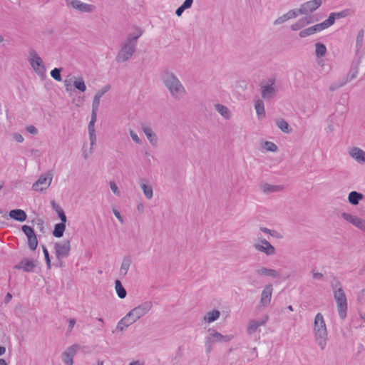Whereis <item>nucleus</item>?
I'll use <instances>...</instances> for the list:
<instances>
[{
  "label": "nucleus",
  "instance_id": "1",
  "mask_svg": "<svg viewBox=\"0 0 365 365\" xmlns=\"http://www.w3.org/2000/svg\"><path fill=\"white\" fill-rule=\"evenodd\" d=\"M142 34L143 31L140 29L135 33L129 34L120 45V50L115 58L117 62H125L132 57L135 52L138 39Z\"/></svg>",
  "mask_w": 365,
  "mask_h": 365
},
{
  "label": "nucleus",
  "instance_id": "2",
  "mask_svg": "<svg viewBox=\"0 0 365 365\" xmlns=\"http://www.w3.org/2000/svg\"><path fill=\"white\" fill-rule=\"evenodd\" d=\"M313 332L315 341L322 350H324L328 341V331L323 315L317 313L314 317Z\"/></svg>",
  "mask_w": 365,
  "mask_h": 365
},
{
  "label": "nucleus",
  "instance_id": "3",
  "mask_svg": "<svg viewBox=\"0 0 365 365\" xmlns=\"http://www.w3.org/2000/svg\"><path fill=\"white\" fill-rule=\"evenodd\" d=\"M162 79L173 98L180 99L185 94L184 86L174 73L165 72L163 74Z\"/></svg>",
  "mask_w": 365,
  "mask_h": 365
},
{
  "label": "nucleus",
  "instance_id": "4",
  "mask_svg": "<svg viewBox=\"0 0 365 365\" xmlns=\"http://www.w3.org/2000/svg\"><path fill=\"white\" fill-rule=\"evenodd\" d=\"M153 307V303L150 301H146L141 303L138 307L131 309L124 317L122 322L128 324H133L137 320L145 316Z\"/></svg>",
  "mask_w": 365,
  "mask_h": 365
},
{
  "label": "nucleus",
  "instance_id": "5",
  "mask_svg": "<svg viewBox=\"0 0 365 365\" xmlns=\"http://www.w3.org/2000/svg\"><path fill=\"white\" fill-rule=\"evenodd\" d=\"M261 96L265 101H270L277 93V88L275 85V79L270 78L265 83L260 84Z\"/></svg>",
  "mask_w": 365,
  "mask_h": 365
},
{
  "label": "nucleus",
  "instance_id": "6",
  "mask_svg": "<svg viewBox=\"0 0 365 365\" xmlns=\"http://www.w3.org/2000/svg\"><path fill=\"white\" fill-rule=\"evenodd\" d=\"M29 61L32 68L39 76H43L45 75V66L43 65L41 58L35 50H31L29 51Z\"/></svg>",
  "mask_w": 365,
  "mask_h": 365
},
{
  "label": "nucleus",
  "instance_id": "7",
  "mask_svg": "<svg viewBox=\"0 0 365 365\" xmlns=\"http://www.w3.org/2000/svg\"><path fill=\"white\" fill-rule=\"evenodd\" d=\"M66 6L81 13H93L96 6L93 4L84 3L80 0H66Z\"/></svg>",
  "mask_w": 365,
  "mask_h": 365
},
{
  "label": "nucleus",
  "instance_id": "8",
  "mask_svg": "<svg viewBox=\"0 0 365 365\" xmlns=\"http://www.w3.org/2000/svg\"><path fill=\"white\" fill-rule=\"evenodd\" d=\"M54 250L56 259L58 262H60V259L68 257L71 251L70 240H65L62 242H56Z\"/></svg>",
  "mask_w": 365,
  "mask_h": 365
},
{
  "label": "nucleus",
  "instance_id": "9",
  "mask_svg": "<svg viewBox=\"0 0 365 365\" xmlns=\"http://www.w3.org/2000/svg\"><path fill=\"white\" fill-rule=\"evenodd\" d=\"M322 4V0H311L308 1L302 4H301L300 7L297 9L299 14H304L306 16H309V14H311L316 11L318 8L321 6Z\"/></svg>",
  "mask_w": 365,
  "mask_h": 365
},
{
  "label": "nucleus",
  "instance_id": "10",
  "mask_svg": "<svg viewBox=\"0 0 365 365\" xmlns=\"http://www.w3.org/2000/svg\"><path fill=\"white\" fill-rule=\"evenodd\" d=\"M21 230L27 237L29 247L31 250H35L38 246V239L33 227L24 225L21 226Z\"/></svg>",
  "mask_w": 365,
  "mask_h": 365
},
{
  "label": "nucleus",
  "instance_id": "11",
  "mask_svg": "<svg viewBox=\"0 0 365 365\" xmlns=\"http://www.w3.org/2000/svg\"><path fill=\"white\" fill-rule=\"evenodd\" d=\"M80 349V345L75 344L68 347L66 351L62 353L61 359L65 365L73 364V357Z\"/></svg>",
  "mask_w": 365,
  "mask_h": 365
},
{
  "label": "nucleus",
  "instance_id": "12",
  "mask_svg": "<svg viewBox=\"0 0 365 365\" xmlns=\"http://www.w3.org/2000/svg\"><path fill=\"white\" fill-rule=\"evenodd\" d=\"M141 129L150 144L154 148L157 147L158 145V138L156 133L153 130L152 128L149 125L142 124Z\"/></svg>",
  "mask_w": 365,
  "mask_h": 365
},
{
  "label": "nucleus",
  "instance_id": "13",
  "mask_svg": "<svg viewBox=\"0 0 365 365\" xmlns=\"http://www.w3.org/2000/svg\"><path fill=\"white\" fill-rule=\"evenodd\" d=\"M262 245L255 244L254 247L263 253H265L267 255H273L275 254L276 250L275 248L265 239L260 240Z\"/></svg>",
  "mask_w": 365,
  "mask_h": 365
},
{
  "label": "nucleus",
  "instance_id": "14",
  "mask_svg": "<svg viewBox=\"0 0 365 365\" xmlns=\"http://www.w3.org/2000/svg\"><path fill=\"white\" fill-rule=\"evenodd\" d=\"M211 331V329L209 330ZM213 344L217 342H227L232 339V335H222L220 332L212 330V332L207 336Z\"/></svg>",
  "mask_w": 365,
  "mask_h": 365
},
{
  "label": "nucleus",
  "instance_id": "15",
  "mask_svg": "<svg viewBox=\"0 0 365 365\" xmlns=\"http://www.w3.org/2000/svg\"><path fill=\"white\" fill-rule=\"evenodd\" d=\"M273 287L271 284L266 285L261 294L260 303L267 307L270 304Z\"/></svg>",
  "mask_w": 365,
  "mask_h": 365
},
{
  "label": "nucleus",
  "instance_id": "16",
  "mask_svg": "<svg viewBox=\"0 0 365 365\" xmlns=\"http://www.w3.org/2000/svg\"><path fill=\"white\" fill-rule=\"evenodd\" d=\"M349 155L359 164L365 163V151L362 149L354 147L349 150Z\"/></svg>",
  "mask_w": 365,
  "mask_h": 365
},
{
  "label": "nucleus",
  "instance_id": "17",
  "mask_svg": "<svg viewBox=\"0 0 365 365\" xmlns=\"http://www.w3.org/2000/svg\"><path fill=\"white\" fill-rule=\"evenodd\" d=\"M36 267V264L33 260L27 258L23 259L18 264L14 266L16 269H23L26 272H31Z\"/></svg>",
  "mask_w": 365,
  "mask_h": 365
},
{
  "label": "nucleus",
  "instance_id": "18",
  "mask_svg": "<svg viewBox=\"0 0 365 365\" xmlns=\"http://www.w3.org/2000/svg\"><path fill=\"white\" fill-rule=\"evenodd\" d=\"M314 22V19L312 16H305L301 19H299L297 22L293 24L291 26V29L292 31H298L301 29L305 27L308 24H312Z\"/></svg>",
  "mask_w": 365,
  "mask_h": 365
},
{
  "label": "nucleus",
  "instance_id": "19",
  "mask_svg": "<svg viewBox=\"0 0 365 365\" xmlns=\"http://www.w3.org/2000/svg\"><path fill=\"white\" fill-rule=\"evenodd\" d=\"M331 287L334 292V299L339 298H346L344 291L343 290L341 282L337 279H334L331 282Z\"/></svg>",
  "mask_w": 365,
  "mask_h": 365
},
{
  "label": "nucleus",
  "instance_id": "20",
  "mask_svg": "<svg viewBox=\"0 0 365 365\" xmlns=\"http://www.w3.org/2000/svg\"><path fill=\"white\" fill-rule=\"evenodd\" d=\"M335 301L337 306L339 316L341 319H344L346 317L347 299L346 298H339L338 299H335Z\"/></svg>",
  "mask_w": 365,
  "mask_h": 365
},
{
  "label": "nucleus",
  "instance_id": "21",
  "mask_svg": "<svg viewBox=\"0 0 365 365\" xmlns=\"http://www.w3.org/2000/svg\"><path fill=\"white\" fill-rule=\"evenodd\" d=\"M255 273L260 276L270 277L274 279L279 278L280 276L277 270L264 267L255 269Z\"/></svg>",
  "mask_w": 365,
  "mask_h": 365
},
{
  "label": "nucleus",
  "instance_id": "22",
  "mask_svg": "<svg viewBox=\"0 0 365 365\" xmlns=\"http://www.w3.org/2000/svg\"><path fill=\"white\" fill-rule=\"evenodd\" d=\"M298 15H299V14L297 9H291L287 13H286L284 15H282V16L277 18L274 21V25L282 24L284 22H285L289 19L296 18Z\"/></svg>",
  "mask_w": 365,
  "mask_h": 365
},
{
  "label": "nucleus",
  "instance_id": "23",
  "mask_svg": "<svg viewBox=\"0 0 365 365\" xmlns=\"http://www.w3.org/2000/svg\"><path fill=\"white\" fill-rule=\"evenodd\" d=\"M9 215L11 218L19 222H24L27 217L25 211L21 209L11 210Z\"/></svg>",
  "mask_w": 365,
  "mask_h": 365
},
{
  "label": "nucleus",
  "instance_id": "24",
  "mask_svg": "<svg viewBox=\"0 0 365 365\" xmlns=\"http://www.w3.org/2000/svg\"><path fill=\"white\" fill-rule=\"evenodd\" d=\"M215 110L226 120H229L232 117V112L225 106L217 103L215 105Z\"/></svg>",
  "mask_w": 365,
  "mask_h": 365
},
{
  "label": "nucleus",
  "instance_id": "25",
  "mask_svg": "<svg viewBox=\"0 0 365 365\" xmlns=\"http://www.w3.org/2000/svg\"><path fill=\"white\" fill-rule=\"evenodd\" d=\"M283 186L281 185H274L272 184H262L260 189L265 194H269L272 192H279L283 190Z\"/></svg>",
  "mask_w": 365,
  "mask_h": 365
},
{
  "label": "nucleus",
  "instance_id": "26",
  "mask_svg": "<svg viewBox=\"0 0 365 365\" xmlns=\"http://www.w3.org/2000/svg\"><path fill=\"white\" fill-rule=\"evenodd\" d=\"M348 15V11L344 10L339 12H333L331 13L327 20V21L329 22V25L331 26L335 22L336 19H339L341 18H344Z\"/></svg>",
  "mask_w": 365,
  "mask_h": 365
},
{
  "label": "nucleus",
  "instance_id": "27",
  "mask_svg": "<svg viewBox=\"0 0 365 365\" xmlns=\"http://www.w3.org/2000/svg\"><path fill=\"white\" fill-rule=\"evenodd\" d=\"M255 108L259 119H262L265 116L264 103L262 100L257 99L255 102Z\"/></svg>",
  "mask_w": 365,
  "mask_h": 365
},
{
  "label": "nucleus",
  "instance_id": "28",
  "mask_svg": "<svg viewBox=\"0 0 365 365\" xmlns=\"http://www.w3.org/2000/svg\"><path fill=\"white\" fill-rule=\"evenodd\" d=\"M363 194L358 192L356 191H351L348 196V200L349 203L353 205H356L359 204V201L363 199Z\"/></svg>",
  "mask_w": 365,
  "mask_h": 365
},
{
  "label": "nucleus",
  "instance_id": "29",
  "mask_svg": "<svg viewBox=\"0 0 365 365\" xmlns=\"http://www.w3.org/2000/svg\"><path fill=\"white\" fill-rule=\"evenodd\" d=\"M131 258L130 256H126L123 259V262L120 268V274L125 276L126 275L129 267L131 264Z\"/></svg>",
  "mask_w": 365,
  "mask_h": 365
},
{
  "label": "nucleus",
  "instance_id": "30",
  "mask_svg": "<svg viewBox=\"0 0 365 365\" xmlns=\"http://www.w3.org/2000/svg\"><path fill=\"white\" fill-rule=\"evenodd\" d=\"M115 289L120 299H124L127 295V292L123 287L121 282L118 279L115 281Z\"/></svg>",
  "mask_w": 365,
  "mask_h": 365
},
{
  "label": "nucleus",
  "instance_id": "31",
  "mask_svg": "<svg viewBox=\"0 0 365 365\" xmlns=\"http://www.w3.org/2000/svg\"><path fill=\"white\" fill-rule=\"evenodd\" d=\"M66 230V223L60 222L57 223L54 226V230L53 231V235L55 237H61L63 235V232Z\"/></svg>",
  "mask_w": 365,
  "mask_h": 365
},
{
  "label": "nucleus",
  "instance_id": "32",
  "mask_svg": "<svg viewBox=\"0 0 365 365\" xmlns=\"http://www.w3.org/2000/svg\"><path fill=\"white\" fill-rule=\"evenodd\" d=\"M220 312L218 310L215 309L207 312L204 317V320L210 323L217 320L220 317Z\"/></svg>",
  "mask_w": 365,
  "mask_h": 365
},
{
  "label": "nucleus",
  "instance_id": "33",
  "mask_svg": "<svg viewBox=\"0 0 365 365\" xmlns=\"http://www.w3.org/2000/svg\"><path fill=\"white\" fill-rule=\"evenodd\" d=\"M327 51V47L324 43L319 42L315 43V54L317 58L324 56Z\"/></svg>",
  "mask_w": 365,
  "mask_h": 365
},
{
  "label": "nucleus",
  "instance_id": "34",
  "mask_svg": "<svg viewBox=\"0 0 365 365\" xmlns=\"http://www.w3.org/2000/svg\"><path fill=\"white\" fill-rule=\"evenodd\" d=\"M329 22H328V21H327V20H325L320 24H317L312 26H310L312 34H314L317 32H320V31L329 28Z\"/></svg>",
  "mask_w": 365,
  "mask_h": 365
},
{
  "label": "nucleus",
  "instance_id": "35",
  "mask_svg": "<svg viewBox=\"0 0 365 365\" xmlns=\"http://www.w3.org/2000/svg\"><path fill=\"white\" fill-rule=\"evenodd\" d=\"M276 124L282 132L285 133H289L291 132V129H289V125L285 120L282 118L277 119L276 120Z\"/></svg>",
  "mask_w": 365,
  "mask_h": 365
},
{
  "label": "nucleus",
  "instance_id": "36",
  "mask_svg": "<svg viewBox=\"0 0 365 365\" xmlns=\"http://www.w3.org/2000/svg\"><path fill=\"white\" fill-rule=\"evenodd\" d=\"M358 73H359L358 66L357 65L351 66V67L346 77V80L344 81V82H346V83H347L348 82L352 81L357 76Z\"/></svg>",
  "mask_w": 365,
  "mask_h": 365
},
{
  "label": "nucleus",
  "instance_id": "37",
  "mask_svg": "<svg viewBox=\"0 0 365 365\" xmlns=\"http://www.w3.org/2000/svg\"><path fill=\"white\" fill-rule=\"evenodd\" d=\"M73 85L75 88L80 91L81 92H85L86 90V86L82 77L76 78L73 82Z\"/></svg>",
  "mask_w": 365,
  "mask_h": 365
},
{
  "label": "nucleus",
  "instance_id": "38",
  "mask_svg": "<svg viewBox=\"0 0 365 365\" xmlns=\"http://www.w3.org/2000/svg\"><path fill=\"white\" fill-rule=\"evenodd\" d=\"M364 37V31L363 29H361L358 32V34L356 36V52H359L363 47Z\"/></svg>",
  "mask_w": 365,
  "mask_h": 365
},
{
  "label": "nucleus",
  "instance_id": "39",
  "mask_svg": "<svg viewBox=\"0 0 365 365\" xmlns=\"http://www.w3.org/2000/svg\"><path fill=\"white\" fill-rule=\"evenodd\" d=\"M52 204H53V207L56 210V211L58 214V217L61 220V222L66 223L67 218H66L64 211L58 205H56L54 202H53Z\"/></svg>",
  "mask_w": 365,
  "mask_h": 365
},
{
  "label": "nucleus",
  "instance_id": "40",
  "mask_svg": "<svg viewBox=\"0 0 365 365\" xmlns=\"http://www.w3.org/2000/svg\"><path fill=\"white\" fill-rule=\"evenodd\" d=\"M141 188L148 199L153 197V187L150 184H141Z\"/></svg>",
  "mask_w": 365,
  "mask_h": 365
},
{
  "label": "nucleus",
  "instance_id": "41",
  "mask_svg": "<svg viewBox=\"0 0 365 365\" xmlns=\"http://www.w3.org/2000/svg\"><path fill=\"white\" fill-rule=\"evenodd\" d=\"M53 179V175L51 173L48 172L46 173L42 174L39 178L36 181V182H51Z\"/></svg>",
  "mask_w": 365,
  "mask_h": 365
},
{
  "label": "nucleus",
  "instance_id": "42",
  "mask_svg": "<svg viewBox=\"0 0 365 365\" xmlns=\"http://www.w3.org/2000/svg\"><path fill=\"white\" fill-rule=\"evenodd\" d=\"M101 103V98L98 96H94L93 103H92V113L93 115H97L99 106Z\"/></svg>",
  "mask_w": 365,
  "mask_h": 365
},
{
  "label": "nucleus",
  "instance_id": "43",
  "mask_svg": "<svg viewBox=\"0 0 365 365\" xmlns=\"http://www.w3.org/2000/svg\"><path fill=\"white\" fill-rule=\"evenodd\" d=\"M96 119H97V115L91 114V121L89 122V124L88 126V130L89 134L96 133L95 123L96 122Z\"/></svg>",
  "mask_w": 365,
  "mask_h": 365
},
{
  "label": "nucleus",
  "instance_id": "44",
  "mask_svg": "<svg viewBox=\"0 0 365 365\" xmlns=\"http://www.w3.org/2000/svg\"><path fill=\"white\" fill-rule=\"evenodd\" d=\"M263 147L267 151L270 152H276L278 149L277 145L270 141H265Z\"/></svg>",
  "mask_w": 365,
  "mask_h": 365
},
{
  "label": "nucleus",
  "instance_id": "45",
  "mask_svg": "<svg viewBox=\"0 0 365 365\" xmlns=\"http://www.w3.org/2000/svg\"><path fill=\"white\" fill-rule=\"evenodd\" d=\"M358 229L365 232V220L357 217L353 224Z\"/></svg>",
  "mask_w": 365,
  "mask_h": 365
},
{
  "label": "nucleus",
  "instance_id": "46",
  "mask_svg": "<svg viewBox=\"0 0 365 365\" xmlns=\"http://www.w3.org/2000/svg\"><path fill=\"white\" fill-rule=\"evenodd\" d=\"M61 68H55L51 71V77L57 81H61L62 78L61 76Z\"/></svg>",
  "mask_w": 365,
  "mask_h": 365
},
{
  "label": "nucleus",
  "instance_id": "47",
  "mask_svg": "<svg viewBox=\"0 0 365 365\" xmlns=\"http://www.w3.org/2000/svg\"><path fill=\"white\" fill-rule=\"evenodd\" d=\"M341 217L345 220L346 222L351 223V224H354L356 218L357 217V216L356 215H353L351 214H349V213H346V212H342L341 214Z\"/></svg>",
  "mask_w": 365,
  "mask_h": 365
},
{
  "label": "nucleus",
  "instance_id": "48",
  "mask_svg": "<svg viewBox=\"0 0 365 365\" xmlns=\"http://www.w3.org/2000/svg\"><path fill=\"white\" fill-rule=\"evenodd\" d=\"M51 184H32V190L37 192H43L47 190Z\"/></svg>",
  "mask_w": 365,
  "mask_h": 365
},
{
  "label": "nucleus",
  "instance_id": "49",
  "mask_svg": "<svg viewBox=\"0 0 365 365\" xmlns=\"http://www.w3.org/2000/svg\"><path fill=\"white\" fill-rule=\"evenodd\" d=\"M42 250L44 255L45 260L46 262V266L48 269L51 268V259L49 256L48 251L45 245H42Z\"/></svg>",
  "mask_w": 365,
  "mask_h": 365
},
{
  "label": "nucleus",
  "instance_id": "50",
  "mask_svg": "<svg viewBox=\"0 0 365 365\" xmlns=\"http://www.w3.org/2000/svg\"><path fill=\"white\" fill-rule=\"evenodd\" d=\"M258 327L257 320H252L249 324L247 331L249 334H253L257 331Z\"/></svg>",
  "mask_w": 365,
  "mask_h": 365
},
{
  "label": "nucleus",
  "instance_id": "51",
  "mask_svg": "<svg viewBox=\"0 0 365 365\" xmlns=\"http://www.w3.org/2000/svg\"><path fill=\"white\" fill-rule=\"evenodd\" d=\"M110 89V86L109 85H106L103 87L101 89L98 90L95 94L96 96H98V98H101L104 94H106Z\"/></svg>",
  "mask_w": 365,
  "mask_h": 365
},
{
  "label": "nucleus",
  "instance_id": "52",
  "mask_svg": "<svg viewBox=\"0 0 365 365\" xmlns=\"http://www.w3.org/2000/svg\"><path fill=\"white\" fill-rule=\"evenodd\" d=\"M130 135L132 138V140L137 144H142L141 139L138 137L136 133H135L133 130H130L129 131Z\"/></svg>",
  "mask_w": 365,
  "mask_h": 365
},
{
  "label": "nucleus",
  "instance_id": "53",
  "mask_svg": "<svg viewBox=\"0 0 365 365\" xmlns=\"http://www.w3.org/2000/svg\"><path fill=\"white\" fill-rule=\"evenodd\" d=\"M311 35H313V34L311 31L310 27L302 30L299 34V36L301 38H305Z\"/></svg>",
  "mask_w": 365,
  "mask_h": 365
},
{
  "label": "nucleus",
  "instance_id": "54",
  "mask_svg": "<svg viewBox=\"0 0 365 365\" xmlns=\"http://www.w3.org/2000/svg\"><path fill=\"white\" fill-rule=\"evenodd\" d=\"M345 84H346V82H344V81H339L338 83H334L329 86V91H334L342 87Z\"/></svg>",
  "mask_w": 365,
  "mask_h": 365
},
{
  "label": "nucleus",
  "instance_id": "55",
  "mask_svg": "<svg viewBox=\"0 0 365 365\" xmlns=\"http://www.w3.org/2000/svg\"><path fill=\"white\" fill-rule=\"evenodd\" d=\"M123 320V318H122L118 323L116 328L120 331H123L125 327H129L132 324H128L127 322H122Z\"/></svg>",
  "mask_w": 365,
  "mask_h": 365
},
{
  "label": "nucleus",
  "instance_id": "56",
  "mask_svg": "<svg viewBox=\"0 0 365 365\" xmlns=\"http://www.w3.org/2000/svg\"><path fill=\"white\" fill-rule=\"evenodd\" d=\"M89 139L91 142V148H90V152H92L93 145L96 143V133L89 134Z\"/></svg>",
  "mask_w": 365,
  "mask_h": 365
},
{
  "label": "nucleus",
  "instance_id": "57",
  "mask_svg": "<svg viewBox=\"0 0 365 365\" xmlns=\"http://www.w3.org/2000/svg\"><path fill=\"white\" fill-rule=\"evenodd\" d=\"M113 212L114 215L115 216V217L118 220V221L121 224H123L124 220H123V217H122V215H120V212L117 209L113 208Z\"/></svg>",
  "mask_w": 365,
  "mask_h": 365
},
{
  "label": "nucleus",
  "instance_id": "58",
  "mask_svg": "<svg viewBox=\"0 0 365 365\" xmlns=\"http://www.w3.org/2000/svg\"><path fill=\"white\" fill-rule=\"evenodd\" d=\"M212 345H213V343L210 340H209V339L207 337H206L205 348H206L207 353H210L212 351Z\"/></svg>",
  "mask_w": 365,
  "mask_h": 365
},
{
  "label": "nucleus",
  "instance_id": "59",
  "mask_svg": "<svg viewBox=\"0 0 365 365\" xmlns=\"http://www.w3.org/2000/svg\"><path fill=\"white\" fill-rule=\"evenodd\" d=\"M68 329H67V331H66V334H68V333L71 332L73 327L75 326L76 324V319H73V318H71V319H68Z\"/></svg>",
  "mask_w": 365,
  "mask_h": 365
},
{
  "label": "nucleus",
  "instance_id": "60",
  "mask_svg": "<svg viewBox=\"0 0 365 365\" xmlns=\"http://www.w3.org/2000/svg\"><path fill=\"white\" fill-rule=\"evenodd\" d=\"M269 319V317L267 315H264L262 319L257 320V324L258 327L264 325Z\"/></svg>",
  "mask_w": 365,
  "mask_h": 365
},
{
  "label": "nucleus",
  "instance_id": "61",
  "mask_svg": "<svg viewBox=\"0 0 365 365\" xmlns=\"http://www.w3.org/2000/svg\"><path fill=\"white\" fill-rule=\"evenodd\" d=\"M110 189L113 191V192L115 195L120 196V191L118 187L117 186V184H110Z\"/></svg>",
  "mask_w": 365,
  "mask_h": 365
},
{
  "label": "nucleus",
  "instance_id": "62",
  "mask_svg": "<svg viewBox=\"0 0 365 365\" xmlns=\"http://www.w3.org/2000/svg\"><path fill=\"white\" fill-rule=\"evenodd\" d=\"M37 227L39 229V230L42 232V233H44V222L42 219H37Z\"/></svg>",
  "mask_w": 365,
  "mask_h": 365
},
{
  "label": "nucleus",
  "instance_id": "63",
  "mask_svg": "<svg viewBox=\"0 0 365 365\" xmlns=\"http://www.w3.org/2000/svg\"><path fill=\"white\" fill-rule=\"evenodd\" d=\"M26 130L31 133V134H33V135H36L38 133V130L37 128L34 126V125H29L26 128Z\"/></svg>",
  "mask_w": 365,
  "mask_h": 365
},
{
  "label": "nucleus",
  "instance_id": "64",
  "mask_svg": "<svg viewBox=\"0 0 365 365\" xmlns=\"http://www.w3.org/2000/svg\"><path fill=\"white\" fill-rule=\"evenodd\" d=\"M192 3L193 0H185L181 6H183L185 9H187L191 7Z\"/></svg>",
  "mask_w": 365,
  "mask_h": 365
}]
</instances>
